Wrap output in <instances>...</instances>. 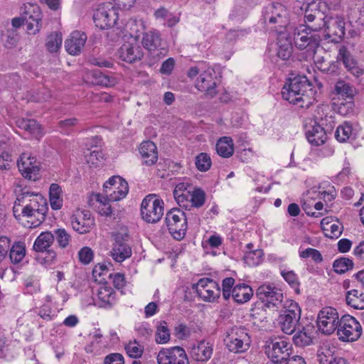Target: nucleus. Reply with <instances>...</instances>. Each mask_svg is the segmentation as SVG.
Here are the masks:
<instances>
[{
    "label": "nucleus",
    "instance_id": "nucleus-1",
    "mask_svg": "<svg viewBox=\"0 0 364 364\" xmlns=\"http://www.w3.org/2000/svg\"><path fill=\"white\" fill-rule=\"evenodd\" d=\"M316 93L313 85L304 75L290 78L282 90L284 100L301 108H309L312 105Z\"/></svg>",
    "mask_w": 364,
    "mask_h": 364
},
{
    "label": "nucleus",
    "instance_id": "nucleus-2",
    "mask_svg": "<svg viewBox=\"0 0 364 364\" xmlns=\"http://www.w3.org/2000/svg\"><path fill=\"white\" fill-rule=\"evenodd\" d=\"M17 200L18 203L25 204L21 210L23 216L29 218L36 216V214L41 215V219L31 222L29 228L38 227L44 220L48 208L46 200L41 195L21 190V193L17 196Z\"/></svg>",
    "mask_w": 364,
    "mask_h": 364
},
{
    "label": "nucleus",
    "instance_id": "nucleus-3",
    "mask_svg": "<svg viewBox=\"0 0 364 364\" xmlns=\"http://www.w3.org/2000/svg\"><path fill=\"white\" fill-rule=\"evenodd\" d=\"M311 31H318L325 28L323 38L333 43H340L346 33V22L341 16L326 17L323 22L314 23L309 27Z\"/></svg>",
    "mask_w": 364,
    "mask_h": 364
},
{
    "label": "nucleus",
    "instance_id": "nucleus-4",
    "mask_svg": "<svg viewBox=\"0 0 364 364\" xmlns=\"http://www.w3.org/2000/svg\"><path fill=\"white\" fill-rule=\"evenodd\" d=\"M301 309L296 301H285L284 309L281 311L278 319L281 330L284 333L291 335L296 331L301 318Z\"/></svg>",
    "mask_w": 364,
    "mask_h": 364
},
{
    "label": "nucleus",
    "instance_id": "nucleus-5",
    "mask_svg": "<svg viewBox=\"0 0 364 364\" xmlns=\"http://www.w3.org/2000/svg\"><path fill=\"white\" fill-rule=\"evenodd\" d=\"M164 203L155 194L146 196L141 203V218L147 223H156L164 215Z\"/></svg>",
    "mask_w": 364,
    "mask_h": 364
},
{
    "label": "nucleus",
    "instance_id": "nucleus-6",
    "mask_svg": "<svg viewBox=\"0 0 364 364\" xmlns=\"http://www.w3.org/2000/svg\"><path fill=\"white\" fill-rule=\"evenodd\" d=\"M334 126V121L332 117L328 119H321V124L316 121H311L309 126H306V137L308 141L314 146H321L323 144L327 139V132L331 130Z\"/></svg>",
    "mask_w": 364,
    "mask_h": 364
},
{
    "label": "nucleus",
    "instance_id": "nucleus-7",
    "mask_svg": "<svg viewBox=\"0 0 364 364\" xmlns=\"http://www.w3.org/2000/svg\"><path fill=\"white\" fill-rule=\"evenodd\" d=\"M165 223L169 233L177 240H182L187 230V218L179 208H172L167 212Z\"/></svg>",
    "mask_w": 364,
    "mask_h": 364
},
{
    "label": "nucleus",
    "instance_id": "nucleus-8",
    "mask_svg": "<svg viewBox=\"0 0 364 364\" xmlns=\"http://www.w3.org/2000/svg\"><path fill=\"white\" fill-rule=\"evenodd\" d=\"M291 344L283 338H270L265 345V353L274 363H282L290 358Z\"/></svg>",
    "mask_w": 364,
    "mask_h": 364
},
{
    "label": "nucleus",
    "instance_id": "nucleus-9",
    "mask_svg": "<svg viewBox=\"0 0 364 364\" xmlns=\"http://www.w3.org/2000/svg\"><path fill=\"white\" fill-rule=\"evenodd\" d=\"M363 333V328L353 316L344 315L340 318V324L337 329L339 340L345 342H353L358 340Z\"/></svg>",
    "mask_w": 364,
    "mask_h": 364
},
{
    "label": "nucleus",
    "instance_id": "nucleus-10",
    "mask_svg": "<svg viewBox=\"0 0 364 364\" xmlns=\"http://www.w3.org/2000/svg\"><path fill=\"white\" fill-rule=\"evenodd\" d=\"M310 26L301 31L294 33V41L295 46L299 50H306L309 56H314L316 49L320 46L321 38L320 35L312 33L314 31L309 29Z\"/></svg>",
    "mask_w": 364,
    "mask_h": 364
},
{
    "label": "nucleus",
    "instance_id": "nucleus-11",
    "mask_svg": "<svg viewBox=\"0 0 364 364\" xmlns=\"http://www.w3.org/2000/svg\"><path fill=\"white\" fill-rule=\"evenodd\" d=\"M228 350L233 353L245 351L250 345V337L245 329L240 327L232 328L224 339Z\"/></svg>",
    "mask_w": 364,
    "mask_h": 364
},
{
    "label": "nucleus",
    "instance_id": "nucleus-12",
    "mask_svg": "<svg viewBox=\"0 0 364 364\" xmlns=\"http://www.w3.org/2000/svg\"><path fill=\"white\" fill-rule=\"evenodd\" d=\"M340 318L337 310L331 306L323 308L317 317V325L323 333L331 335L338 328Z\"/></svg>",
    "mask_w": 364,
    "mask_h": 364
},
{
    "label": "nucleus",
    "instance_id": "nucleus-13",
    "mask_svg": "<svg viewBox=\"0 0 364 364\" xmlns=\"http://www.w3.org/2000/svg\"><path fill=\"white\" fill-rule=\"evenodd\" d=\"M21 15L26 21V30L28 33L36 34L40 31L42 14L37 4H24L21 8Z\"/></svg>",
    "mask_w": 364,
    "mask_h": 364
},
{
    "label": "nucleus",
    "instance_id": "nucleus-14",
    "mask_svg": "<svg viewBox=\"0 0 364 364\" xmlns=\"http://www.w3.org/2000/svg\"><path fill=\"white\" fill-rule=\"evenodd\" d=\"M264 23L277 24L276 31L282 33L280 30L284 28L287 23V11L284 5L279 3L273 4L266 7L263 13Z\"/></svg>",
    "mask_w": 364,
    "mask_h": 364
},
{
    "label": "nucleus",
    "instance_id": "nucleus-15",
    "mask_svg": "<svg viewBox=\"0 0 364 364\" xmlns=\"http://www.w3.org/2000/svg\"><path fill=\"white\" fill-rule=\"evenodd\" d=\"M117 19V10L110 5L100 6L93 14L95 26L100 29H107L114 26Z\"/></svg>",
    "mask_w": 364,
    "mask_h": 364
},
{
    "label": "nucleus",
    "instance_id": "nucleus-16",
    "mask_svg": "<svg viewBox=\"0 0 364 364\" xmlns=\"http://www.w3.org/2000/svg\"><path fill=\"white\" fill-rule=\"evenodd\" d=\"M256 296L269 308L277 306L283 300L282 290L268 284H264L257 288Z\"/></svg>",
    "mask_w": 364,
    "mask_h": 364
},
{
    "label": "nucleus",
    "instance_id": "nucleus-17",
    "mask_svg": "<svg viewBox=\"0 0 364 364\" xmlns=\"http://www.w3.org/2000/svg\"><path fill=\"white\" fill-rule=\"evenodd\" d=\"M198 295L203 301H213L220 295V288L218 284L212 279L202 278L196 284L193 285Z\"/></svg>",
    "mask_w": 364,
    "mask_h": 364
},
{
    "label": "nucleus",
    "instance_id": "nucleus-18",
    "mask_svg": "<svg viewBox=\"0 0 364 364\" xmlns=\"http://www.w3.org/2000/svg\"><path fill=\"white\" fill-rule=\"evenodd\" d=\"M158 364H189L185 350L180 346L162 349L157 356Z\"/></svg>",
    "mask_w": 364,
    "mask_h": 364
},
{
    "label": "nucleus",
    "instance_id": "nucleus-19",
    "mask_svg": "<svg viewBox=\"0 0 364 364\" xmlns=\"http://www.w3.org/2000/svg\"><path fill=\"white\" fill-rule=\"evenodd\" d=\"M53 242L54 237L53 236V233L49 231L41 232L34 242L33 246L34 251L38 252H46V256L44 257V262L46 264H52L56 258L55 252L49 249Z\"/></svg>",
    "mask_w": 364,
    "mask_h": 364
},
{
    "label": "nucleus",
    "instance_id": "nucleus-20",
    "mask_svg": "<svg viewBox=\"0 0 364 364\" xmlns=\"http://www.w3.org/2000/svg\"><path fill=\"white\" fill-rule=\"evenodd\" d=\"M17 166L19 171L25 178L33 181L38 178L40 164L31 154L23 153L17 161Z\"/></svg>",
    "mask_w": 364,
    "mask_h": 364
},
{
    "label": "nucleus",
    "instance_id": "nucleus-21",
    "mask_svg": "<svg viewBox=\"0 0 364 364\" xmlns=\"http://www.w3.org/2000/svg\"><path fill=\"white\" fill-rule=\"evenodd\" d=\"M336 62H341L346 70L355 77L364 74V69L358 65L357 60L346 46L339 47Z\"/></svg>",
    "mask_w": 364,
    "mask_h": 364
},
{
    "label": "nucleus",
    "instance_id": "nucleus-22",
    "mask_svg": "<svg viewBox=\"0 0 364 364\" xmlns=\"http://www.w3.org/2000/svg\"><path fill=\"white\" fill-rule=\"evenodd\" d=\"M142 44L154 59L159 58L166 53V49L161 46L160 33L156 31L145 33L143 36Z\"/></svg>",
    "mask_w": 364,
    "mask_h": 364
},
{
    "label": "nucleus",
    "instance_id": "nucleus-23",
    "mask_svg": "<svg viewBox=\"0 0 364 364\" xmlns=\"http://www.w3.org/2000/svg\"><path fill=\"white\" fill-rule=\"evenodd\" d=\"M215 74L213 69L208 68L200 74L196 82V87L204 92L205 97L208 98H213L217 94Z\"/></svg>",
    "mask_w": 364,
    "mask_h": 364
},
{
    "label": "nucleus",
    "instance_id": "nucleus-24",
    "mask_svg": "<svg viewBox=\"0 0 364 364\" xmlns=\"http://www.w3.org/2000/svg\"><path fill=\"white\" fill-rule=\"evenodd\" d=\"M304 21L306 23H318L323 21L326 16L323 9H326L324 2L320 0H312L310 2H304Z\"/></svg>",
    "mask_w": 364,
    "mask_h": 364
},
{
    "label": "nucleus",
    "instance_id": "nucleus-25",
    "mask_svg": "<svg viewBox=\"0 0 364 364\" xmlns=\"http://www.w3.org/2000/svg\"><path fill=\"white\" fill-rule=\"evenodd\" d=\"M103 187L106 192H107V189L112 191L109 193V200L113 201L124 198L129 191L127 182L119 176L111 177L105 183Z\"/></svg>",
    "mask_w": 364,
    "mask_h": 364
},
{
    "label": "nucleus",
    "instance_id": "nucleus-26",
    "mask_svg": "<svg viewBox=\"0 0 364 364\" xmlns=\"http://www.w3.org/2000/svg\"><path fill=\"white\" fill-rule=\"evenodd\" d=\"M73 230L80 234L89 232L95 225L94 218L88 210H77L71 218Z\"/></svg>",
    "mask_w": 364,
    "mask_h": 364
},
{
    "label": "nucleus",
    "instance_id": "nucleus-27",
    "mask_svg": "<svg viewBox=\"0 0 364 364\" xmlns=\"http://www.w3.org/2000/svg\"><path fill=\"white\" fill-rule=\"evenodd\" d=\"M117 55L120 60L133 63L140 60L144 53L142 48L136 42H126L119 48Z\"/></svg>",
    "mask_w": 364,
    "mask_h": 364
},
{
    "label": "nucleus",
    "instance_id": "nucleus-28",
    "mask_svg": "<svg viewBox=\"0 0 364 364\" xmlns=\"http://www.w3.org/2000/svg\"><path fill=\"white\" fill-rule=\"evenodd\" d=\"M87 35L84 32L74 31L65 42L67 52L73 55H79L85 46Z\"/></svg>",
    "mask_w": 364,
    "mask_h": 364
},
{
    "label": "nucleus",
    "instance_id": "nucleus-29",
    "mask_svg": "<svg viewBox=\"0 0 364 364\" xmlns=\"http://www.w3.org/2000/svg\"><path fill=\"white\" fill-rule=\"evenodd\" d=\"M213 351V344L205 340H202L193 346L190 355L196 361L206 363L211 358Z\"/></svg>",
    "mask_w": 364,
    "mask_h": 364
},
{
    "label": "nucleus",
    "instance_id": "nucleus-30",
    "mask_svg": "<svg viewBox=\"0 0 364 364\" xmlns=\"http://www.w3.org/2000/svg\"><path fill=\"white\" fill-rule=\"evenodd\" d=\"M110 255L115 262H122L132 256V249L122 238L117 236Z\"/></svg>",
    "mask_w": 364,
    "mask_h": 364
},
{
    "label": "nucleus",
    "instance_id": "nucleus-31",
    "mask_svg": "<svg viewBox=\"0 0 364 364\" xmlns=\"http://www.w3.org/2000/svg\"><path fill=\"white\" fill-rule=\"evenodd\" d=\"M315 334V328L312 325L302 326L294 335L292 340L294 343L299 347H305L313 343Z\"/></svg>",
    "mask_w": 364,
    "mask_h": 364
},
{
    "label": "nucleus",
    "instance_id": "nucleus-32",
    "mask_svg": "<svg viewBox=\"0 0 364 364\" xmlns=\"http://www.w3.org/2000/svg\"><path fill=\"white\" fill-rule=\"evenodd\" d=\"M139 151L143 163L147 166L154 164L158 160L157 148L153 141H143L139 147Z\"/></svg>",
    "mask_w": 364,
    "mask_h": 364
},
{
    "label": "nucleus",
    "instance_id": "nucleus-33",
    "mask_svg": "<svg viewBox=\"0 0 364 364\" xmlns=\"http://www.w3.org/2000/svg\"><path fill=\"white\" fill-rule=\"evenodd\" d=\"M252 296V289L245 284H237L232 290V297L235 301L238 304H243L248 301Z\"/></svg>",
    "mask_w": 364,
    "mask_h": 364
},
{
    "label": "nucleus",
    "instance_id": "nucleus-34",
    "mask_svg": "<svg viewBox=\"0 0 364 364\" xmlns=\"http://www.w3.org/2000/svg\"><path fill=\"white\" fill-rule=\"evenodd\" d=\"M346 304L355 309H364V293L358 289L347 291L346 295Z\"/></svg>",
    "mask_w": 364,
    "mask_h": 364
},
{
    "label": "nucleus",
    "instance_id": "nucleus-35",
    "mask_svg": "<svg viewBox=\"0 0 364 364\" xmlns=\"http://www.w3.org/2000/svg\"><path fill=\"white\" fill-rule=\"evenodd\" d=\"M216 151L219 156L229 158L234 152L233 141L230 137L223 136L216 144Z\"/></svg>",
    "mask_w": 364,
    "mask_h": 364
},
{
    "label": "nucleus",
    "instance_id": "nucleus-36",
    "mask_svg": "<svg viewBox=\"0 0 364 364\" xmlns=\"http://www.w3.org/2000/svg\"><path fill=\"white\" fill-rule=\"evenodd\" d=\"M62 190L57 183H52L49 190L50 203L52 209L59 210L63 206V199L61 198Z\"/></svg>",
    "mask_w": 364,
    "mask_h": 364
},
{
    "label": "nucleus",
    "instance_id": "nucleus-37",
    "mask_svg": "<svg viewBox=\"0 0 364 364\" xmlns=\"http://www.w3.org/2000/svg\"><path fill=\"white\" fill-rule=\"evenodd\" d=\"M334 92L338 95L351 100L355 94V88L350 83L340 80L334 86Z\"/></svg>",
    "mask_w": 364,
    "mask_h": 364
},
{
    "label": "nucleus",
    "instance_id": "nucleus-38",
    "mask_svg": "<svg viewBox=\"0 0 364 364\" xmlns=\"http://www.w3.org/2000/svg\"><path fill=\"white\" fill-rule=\"evenodd\" d=\"M26 247L21 242H16L13 244L10 252L9 258L14 264L19 263L25 257Z\"/></svg>",
    "mask_w": 364,
    "mask_h": 364
},
{
    "label": "nucleus",
    "instance_id": "nucleus-39",
    "mask_svg": "<svg viewBox=\"0 0 364 364\" xmlns=\"http://www.w3.org/2000/svg\"><path fill=\"white\" fill-rule=\"evenodd\" d=\"M53 236L58 247L61 249H65L70 245L71 235L64 228H58L53 230Z\"/></svg>",
    "mask_w": 364,
    "mask_h": 364
},
{
    "label": "nucleus",
    "instance_id": "nucleus-40",
    "mask_svg": "<svg viewBox=\"0 0 364 364\" xmlns=\"http://www.w3.org/2000/svg\"><path fill=\"white\" fill-rule=\"evenodd\" d=\"M293 52L291 41L289 39L282 40V38L278 41L277 55L283 60L289 59Z\"/></svg>",
    "mask_w": 364,
    "mask_h": 364
},
{
    "label": "nucleus",
    "instance_id": "nucleus-41",
    "mask_svg": "<svg viewBox=\"0 0 364 364\" xmlns=\"http://www.w3.org/2000/svg\"><path fill=\"white\" fill-rule=\"evenodd\" d=\"M263 251L260 249L255 250H249L245 252L243 260L246 264L250 267L259 265L263 259Z\"/></svg>",
    "mask_w": 364,
    "mask_h": 364
},
{
    "label": "nucleus",
    "instance_id": "nucleus-42",
    "mask_svg": "<svg viewBox=\"0 0 364 364\" xmlns=\"http://www.w3.org/2000/svg\"><path fill=\"white\" fill-rule=\"evenodd\" d=\"M353 134L352 124L349 122H344L340 124L336 131L335 137L340 142H345Z\"/></svg>",
    "mask_w": 364,
    "mask_h": 364
},
{
    "label": "nucleus",
    "instance_id": "nucleus-43",
    "mask_svg": "<svg viewBox=\"0 0 364 364\" xmlns=\"http://www.w3.org/2000/svg\"><path fill=\"white\" fill-rule=\"evenodd\" d=\"M93 82L95 84L104 86V87H112L116 83V80L113 77H110L102 73L100 71L95 70L92 74Z\"/></svg>",
    "mask_w": 364,
    "mask_h": 364
},
{
    "label": "nucleus",
    "instance_id": "nucleus-44",
    "mask_svg": "<svg viewBox=\"0 0 364 364\" xmlns=\"http://www.w3.org/2000/svg\"><path fill=\"white\" fill-rule=\"evenodd\" d=\"M62 44V35L60 33H50L46 39V47L50 53H55Z\"/></svg>",
    "mask_w": 364,
    "mask_h": 364
},
{
    "label": "nucleus",
    "instance_id": "nucleus-45",
    "mask_svg": "<svg viewBox=\"0 0 364 364\" xmlns=\"http://www.w3.org/2000/svg\"><path fill=\"white\" fill-rule=\"evenodd\" d=\"M353 261L347 257H340L336 259L333 263V270L338 274H344L348 270L353 269Z\"/></svg>",
    "mask_w": 364,
    "mask_h": 364
},
{
    "label": "nucleus",
    "instance_id": "nucleus-46",
    "mask_svg": "<svg viewBox=\"0 0 364 364\" xmlns=\"http://www.w3.org/2000/svg\"><path fill=\"white\" fill-rule=\"evenodd\" d=\"M171 337L170 331L168 328L167 323L165 321H161L156 327V341L157 343H166L169 341Z\"/></svg>",
    "mask_w": 364,
    "mask_h": 364
},
{
    "label": "nucleus",
    "instance_id": "nucleus-47",
    "mask_svg": "<svg viewBox=\"0 0 364 364\" xmlns=\"http://www.w3.org/2000/svg\"><path fill=\"white\" fill-rule=\"evenodd\" d=\"M97 296L99 299L105 304V305H112L114 301V291L112 288L107 287H100Z\"/></svg>",
    "mask_w": 364,
    "mask_h": 364
},
{
    "label": "nucleus",
    "instance_id": "nucleus-48",
    "mask_svg": "<svg viewBox=\"0 0 364 364\" xmlns=\"http://www.w3.org/2000/svg\"><path fill=\"white\" fill-rule=\"evenodd\" d=\"M191 208H200L203 205L205 201V193L200 188H194L191 192Z\"/></svg>",
    "mask_w": 364,
    "mask_h": 364
},
{
    "label": "nucleus",
    "instance_id": "nucleus-49",
    "mask_svg": "<svg viewBox=\"0 0 364 364\" xmlns=\"http://www.w3.org/2000/svg\"><path fill=\"white\" fill-rule=\"evenodd\" d=\"M281 274L284 279L294 289L296 294L300 293V282L297 275L294 271H282Z\"/></svg>",
    "mask_w": 364,
    "mask_h": 364
},
{
    "label": "nucleus",
    "instance_id": "nucleus-50",
    "mask_svg": "<svg viewBox=\"0 0 364 364\" xmlns=\"http://www.w3.org/2000/svg\"><path fill=\"white\" fill-rule=\"evenodd\" d=\"M196 166L202 172L207 171L211 166V159L206 153H200L196 157Z\"/></svg>",
    "mask_w": 364,
    "mask_h": 364
},
{
    "label": "nucleus",
    "instance_id": "nucleus-51",
    "mask_svg": "<svg viewBox=\"0 0 364 364\" xmlns=\"http://www.w3.org/2000/svg\"><path fill=\"white\" fill-rule=\"evenodd\" d=\"M336 357L328 348H322L318 353V360L320 364H331Z\"/></svg>",
    "mask_w": 364,
    "mask_h": 364
},
{
    "label": "nucleus",
    "instance_id": "nucleus-52",
    "mask_svg": "<svg viewBox=\"0 0 364 364\" xmlns=\"http://www.w3.org/2000/svg\"><path fill=\"white\" fill-rule=\"evenodd\" d=\"M127 353L129 357L137 358L141 356L144 348L138 342L134 341L129 342L125 347Z\"/></svg>",
    "mask_w": 364,
    "mask_h": 364
},
{
    "label": "nucleus",
    "instance_id": "nucleus-53",
    "mask_svg": "<svg viewBox=\"0 0 364 364\" xmlns=\"http://www.w3.org/2000/svg\"><path fill=\"white\" fill-rule=\"evenodd\" d=\"M299 256L303 259L311 257V259L317 264L323 262V257L321 252L316 249L311 247L306 248V250L300 252Z\"/></svg>",
    "mask_w": 364,
    "mask_h": 364
},
{
    "label": "nucleus",
    "instance_id": "nucleus-54",
    "mask_svg": "<svg viewBox=\"0 0 364 364\" xmlns=\"http://www.w3.org/2000/svg\"><path fill=\"white\" fill-rule=\"evenodd\" d=\"M316 66L321 72L327 74H337L338 71V65L336 61H331L329 63H323L319 60L316 61Z\"/></svg>",
    "mask_w": 364,
    "mask_h": 364
},
{
    "label": "nucleus",
    "instance_id": "nucleus-55",
    "mask_svg": "<svg viewBox=\"0 0 364 364\" xmlns=\"http://www.w3.org/2000/svg\"><path fill=\"white\" fill-rule=\"evenodd\" d=\"M173 196L179 206L186 210L191 208V192H179L177 194L173 193Z\"/></svg>",
    "mask_w": 364,
    "mask_h": 364
},
{
    "label": "nucleus",
    "instance_id": "nucleus-56",
    "mask_svg": "<svg viewBox=\"0 0 364 364\" xmlns=\"http://www.w3.org/2000/svg\"><path fill=\"white\" fill-rule=\"evenodd\" d=\"M354 106L352 100L341 102L338 106L337 112L342 116H350L354 112Z\"/></svg>",
    "mask_w": 364,
    "mask_h": 364
},
{
    "label": "nucleus",
    "instance_id": "nucleus-57",
    "mask_svg": "<svg viewBox=\"0 0 364 364\" xmlns=\"http://www.w3.org/2000/svg\"><path fill=\"white\" fill-rule=\"evenodd\" d=\"M93 251L89 247H84L78 252V258L81 263L89 264L93 259Z\"/></svg>",
    "mask_w": 364,
    "mask_h": 364
},
{
    "label": "nucleus",
    "instance_id": "nucleus-58",
    "mask_svg": "<svg viewBox=\"0 0 364 364\" xmlns=\"http://www.w3.org/2000/svg\"><path fill=\"white\" fill-rule=\"evenodd\" d=\"M86 161L91 165L96 166L97 162L104 158V154L100 149H95L85 155Z\"/></svg>",
    "mask_w": 364,
    "mask_h": 364
},
{
    "label": "nucleus",
    "instance_id": "nucleus-59",
    "mask_svg": "<svg viewBox=\"0 0 364 364\" xmlns=\"http://www.w3.org/2000/svg\"><path fill=\"white\" fill-rule=\"evenodd\" d=\"M26 132L33 135L36 138L41 137L43 135L41 126L34 119H31L28 123Z\"/></svg>",
    "mask_w": 364,
    "mask_h": 364
},
{
    "label": "nucleus",
    "instance_id": "nucleus-60",
    "mask_svg": "<svg viewBox=\"0 0 364 364\" xmlns=\"http://www.w3.org/2000/svg\"><path fill=\"white\" fill-rule=\"evenodd\" d=\"M18 41V35L16 30H8L7 38L4 46L9 48L14 47Z\"/></svg>",
    "mask_w": 364,
    "mask_h": 364
},
{
    "label": "nucleus",
    "instance_id": "nucleus-61",
    "mask_svg": "<svg viewBox=\"0 0 364 364\" xmlns=\"http://www.w3.org/2000/svg\"><path fill=\"white\" fill-rule=\"evenodd\" d=\"M104 364H124V357L120 353H111L105 357Z\"/></svg>",
    "mask_w": 364,
    "mask_h": 364
},
{
    "label": "nucleus",
    "instance_id": "nucleus-62",
    "mask_svg": "<svg viewBox=\"0 0 364 364\" xmlns=\"http://www.w3.org/2000/svg\"><path fill=\"white\" fill-rule=\"evenodd\" d=\"M174 65V59L173 58H169L162 63L160 71L162 74L169 75L171 73Z\"/></svg>",
    "mask_w": 364,
    "mask_h": 364
},
{
    "label": "nucleus",
    "instance_id": "nucleus-63",
    "mask_svg": "<svg viewBox=\"0 0 364 364\" xmlns=\"http://www.w3.org/2000/svg\"><path fill=\"white\" fill-rule=\"evenodd\" d=\"M175 336L179 339H183L189 336L188 328L183 323L175 327Z\"/></svg>",
    "mask_w": 364,
    "mask_h": 364
},
{
    "label": "nucleus",
    "instance_id": "nucleus-64",
    "mask_svg": "<svg viewBox=\"0 0 364 364\" xmlns=\"http://www.w3.org/2000/svg\"><path fill=\"white\" fill-rule=\"evenodd\" d=\"M26 292L28 294H33L38 292L40 290V285L38 282H36L31 279H27L25 283Z\"/></svg>",
    "mask_w": 364,
    "mask_h": 364
}]
</instances>
